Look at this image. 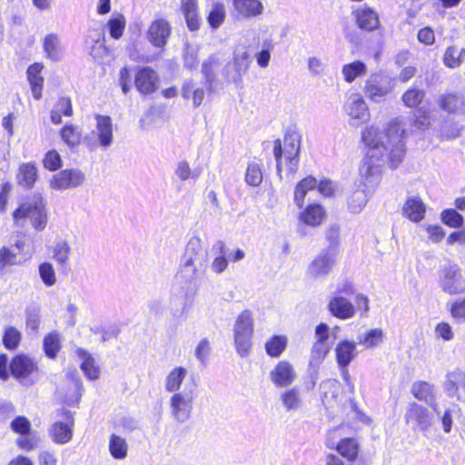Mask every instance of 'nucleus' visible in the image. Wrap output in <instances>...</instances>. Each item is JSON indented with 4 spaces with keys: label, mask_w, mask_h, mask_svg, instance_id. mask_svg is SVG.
Listing matches in <instances>:
<instances>
[{
    "label": "nucleus",
    "mask_w": 465,
    "mask_h": 465,
    "mask_svg": "<svg viewBox=\"0 0 465 465\" xmlns=\"http://www.w3.org/2000/svg\"><path fill=\"white\" fill-rule=\"evenodd\" d=\"M406 136L403 124L399 118L391 120L384 132H381L375 124L367 125L361 131V141L368 148L361 168L366 187L372 188L379 183L383 163H388L391 168H396L402 162L406 153Z\"/></svg>",
    "instance_id": "f257e3e1"
},
{
    "label": "nucleus",
    "mask_w": 465,
    "mask_h": 465,
    "mask_svg": "<svg viewBox=\"0 0 465 465\" xmlns=\"http://www.w3.org/2000/svg\"><path fill=\"white\" fill-rule=\"evenodd\" d=\"M208 265V249L203 240L193 236L187 242L181 256L176 278L189 285H195Z\"/></svg>",
    "instance_id": "f03ea898"
},
{
    "label": "nucleus",
    "mask_w": 465,
    "mask_h": 465,
    "mask_svg": "<svg viewBox=\"0 0 465 465\" xmlns=\"http://www.w3.org/2000/svg\"><path fill=\"white\" fill-rule=\"evenodd\" d=\"M14 224L25 227L30 222L36 231H43L47 224L45 203L40 193L25 199L13 213Z\"/></svg>",
    "instance_id": "7ed1b4c3"
},
{
    "label": "nucleus",
    "mask_w": 465,
    "mask_h": 465,
    "mask_svg": "<svg viewBox=\"0 0 465 465\" xmlns=\"http://www.w3.org/2000/svg\"><path fill=\"white\" fill-rule=\"evenodd\" d=\"M301 139L297 134H286L283 141L276 140L274 143L273 154L277 161V173L282 178V173H296L299 167V153Z\"/></svg>",
    "instance_id": "20e7f679"
},
{
    "label": "nucleus",
    "mask_w": 465,
    "mask_h": 465,
    "mask_svg": "<svg viewBox=\"0 0 465 465\" xmlns=\"http://www.w3.org/2000/svg\"><path fill=\"white\" fill-rule=\"evenodd\" d=\"M253 333V320L249 311L239 314L234 323V344L237 353L241 357L249 355L252 350V336Z\"/></svg>",
    "instance_id": "39448f33"
},
{
    "label": "nucleus",
    "mask_w": 465,
    "mask_h": 465,
    "mask_svg": "<svg viewBox=\"0 0 465 465\" xmlns=\"http://www.w3.org/2000/svg\"><path fill=\"white\" fill-rule=\"evenodd\" d=\"M394 89L392 78L381 74H371L364 82L363 94L371 102L379 104Z\"/></svg>",
    "instance_id": "423d86ee"
},
{
    "label": "nucleus",
    "mask_w": 465,
    "mask_h": 465,
    "mask_svg": "<svg viewBox=\"0 0 465 465\" xmlns=\"http://www.w3.org/2000/svg\"><path fill=\"white\" fill-rule=\"evenodd\" d=\"M439 285L450 295L465 293V276L456 264L443 267L439 272Z\"/></svg>",
    "instance_id": "0eeeda50"
},
{
    "label": "nucleus",
    "mask_w": 465,
    "mask_h": 465,
    "mask_svg": "<svg viewBox=\"0 0 465 465\" xmlns=\"http://www.w3.org/2000/svg\"><path fill=\"white\" fill-rule=\"evenodd\" d=\"M343 111L352 125L366 124L371 119L369 106L360 93L350 94L343 104Z\"/></svg>",
    "instance_id": "6e6552de"
},
{
    "label": "nucleus",
    "mask_w": 465,
    "mask_h": 465,
    "mask_svg": "<svg viewBox=\"0 0 465 465\" xmlns=\"http://www.w3.org/2000/svg\"><path fill=\"white\" fill-rule=\"evenodd\" d=\"M194 401L193 390H184L173 393L170 400V410L172 417L177 422H184L189 420Z\"/></svg>",
    "instance_id": "1a4fd4ad"
},
{
    "label": "nucleus",
    "mask_w": 465,
    "mask_h": 465,
    "mask_svg": "<svg viewBox=\"0 0 465 465\" xmlns=\"http://www.w3.org/2000/svg\"><path fill=\"white\" fill-rule=\"evenodd\" d=\"M91 147H108L114 140L113 124L109 116L96 115L95 128L84 138Z\"/></svg>",
    "instance_id": "9d476101"
},
{
    "label": "nucleus",
    "mask_w": 465,
    "mask_h": 465,
    "mask_svg": "<svg viewBox=\"0 0 465 465\" xmlns=\"http://www.w3.org/2000/svg\"><path fill=\"white\" fill-rule=\"evenodd\" d=\"M64 420H56L48 429V435L55 444H66L71 441L74 434V420L70 411L63 410L58 413Z\"/></svg>",
    "instance_id": "9b49d317"
},
{
    "label": "nucleus",
    "mask_w": 465,
    "mask_h": 465,
    "mask_svg": "<svg viewBox=\"0 0 465 465\" xmlns=\"http://www.w3.org/2000/svg\"><path fill=\"white\" fill-rule=\"evenodd\" d=\"M85 181L84 173L78 169H66L54 174L51 181L52 189L64 191L82 185Z\"/></svg>",
    "instance_id": "f8f14e48"
},
{
    "label": "nucleus",
    "mask_w": 465,
    "mask_h": 465,
    "mask_svg": "<svg viewBox=\"0 0 465 465\" xmlns=\"http://www.w3.org/2000/svg\"><path fill=\"white\" fill-rule=\"evenodd\" d=\"M134 86L142 94L154 93L159 87V75L152 67H139L134 74Z\"/></svg>",
    "instance_id": "ddd939ff"
},
{
    "label": "nucleus",
    "mask_w": 465,
    "mask_h": 465,
    "mask_svg": "<svg viewBox=\"0 0 465 465\" xmlns=\"http://www.w3.org/2000/svg\"><path fill=\"white\" fill-rule=\"evenodd\" d=\"M171 32L172 27L166 19L156 18L148 26L147 39L154 47L163 49L167 44Z\"/></svg>",
    "instance_id": "4468645a"
},
{
    "label": "nucleus",
    "mask_w": 465,
    "mask_h": 465,
    "mask_svg": "<svg viewBox=\"0 0 465 465\" xmlns=\"http://www.w3.org/2000/svg\"><path fill=\"white\" fill-rule=\"evenodd\" d=\"M12 375L24 384H31L29 377L37 371L35 362L26 355H16L10 363Z\"/></svg>",
    "instance_id": "2eb2a0df"
},
{
    "label": "nucleus",
    "mask_w": 465,
    "mask_h": 465,
    "mask_svg": "<svg viewBox=\"0 0 465 465\" xmlns=\"http://www.w3.org/2000/svg\"><path fill=\"white\" fill-rule=\"evenodd\" d=\"M405 420L412 425L414 430L426 431L431 426L432 419L430 411L425 407L415 402L411 403L406 413Z\"/></svg>",
    "instance_id": "dca6fc26"
},
{
    "label": "nucleus",
    "mask_w": 465,
    "mask_h": 465,
    "mask_svg": "<svg viewBox=\"0 0 465 465\" xmlns=\"http://www.w3.org/2000/svg\"><path fill=\"white\" fill-rule=\"evenodd\" d=\"M250 64V55L246 49L241 48L234 51L233 63L228 64L226 68V77L232 81L237 82L244 74Z\"/></svg>",
    "instance_id": "f3484780"
},
{
    "label": "nucleus",
    "mask_w": 465,
    "mask_h": 465,
    "mask_svg": "<svg viewBox=\"0 0 465 465\" xmlns=\"http://www.w3.org/2000/svg\"><path fill=\"white\" fill-rule=\"evenodd\" d=\"M270 378L275 386L287 387L296 379V372L289 361H281L271 371Z\"/></svg>",
    "instance_id": "a211bd4d"
},
{
    "label": "nucleus",
    "mask_w": 465,
    "mask_h": 465,
    "mask_svg": "<svg viewBox=\"0 0 465 465\" xmlns=\"http://www.w3.org/2000/svg\"><path fill=\"white\" fill-rule=\"evenodd\" d=\"M335 263V259L331 252H322L317 255L307 268V274L312 278L326 276Z\"/></svg>",
    "instance_id": "6ab92c4d"
},
{
    "label": "nucleus",
    "mask_w": 465,
    "mask_h": 465,
    "mask_svg": "<svg viewBox=\"0 0 465 465\" xmlns=\"http://www.w3.org/2000/svg\"><path fill=\"white\" fill-rule=\"evenodd\" d=\"M353 15L359 28L365 31H373L380 27L378 13L370 6L362 5L353 11Z\"/></svg>",
    "instance_id": "aec40b11"
},
{
    "label": "nucleus",
    "mask_w": 465,
    "mask_h": 465,
    "mask_svg": "<svg viewBox=\"0 0 465 465\" xmlns=\"http://www.w3.org/2000/svg\"><path fill=\"white\" fill-rule=\"evenodd\" d=\"M328 309L333 316L341 320L350 319L355 313V308L352 303L339 295H333L330 299Z\"/></svg>",
    "instance_id": "412c9836"
},
{
    "label": "nucleus",
    "mask_w": 465,
    "mask_h": 465,
    "mask_svg": "<svg viewBox=\"0 0 465 465\" xmlns=\"http://www.w3.org/2000/svg\"><path fill=\"white\" fill-rule=\"evenodd\" d=\"M89 46V54L94 59H102L108 54V48L105 45V37L104 33L97 30L89 32L86 39Z\"/></svg>",
    "instance_id": "4be33fe9"
},
{
    "label": "nucleus",
    "mask_w": 465,
    "mask_h": 465,
    "mask_svg": "<svg viewBox=\"0 0 465 465\" xmlns=\"http://www.w3.org/2000/svg\"><path fill=\"white\" fill-rule=\"evenodd\" d=\"M425 213L426 205L417 196L408 198L402 207V215L413 223L420 222L424 218Z\"/></svg>",
    "instance_id": "5701e85b"
},
{
    "label": "nucleus",
    "mask_w": 465,
    "mask_h": 465,
    "mask_svg": "<svg viewBox=\"0 0 465 465\" xmlns=\"http://www.w3.org/2000/svg\"><path fill=\"white\" fill-rule=\"evenodd\" d=\"M335 355L338 366L347 367L357 355L356 342L341 341L335 347Z\"/></svg>",
    "instance_id": "b1692460"
},
{
    "label": "nucleus",
    "mask_w": 465,
    "mask_h": 465,
    "mask_svg": "<svg viewBox=\"0 0 465 465\" xmlns=\"http://www.w3.org/2000/svg\"><path fill=\"white\" fill-rule=\"evenodd\" d=\"M75 353L81 361L80 368L86 378L89 380H97L100 375V369L94 357L82 348H77Z\"/></svg>",
    "instance_id": "393cba45"
},
{
    "label": "nucleus",
    "mask_w": 465,
    "mask_h": 465,
    "mask_svg": "<svg viewBox=\"0 0 465 465\" xmlns=\"http://www.w3.org/2000/svg\"><path fill=\"white\" fill-rule=\"evenodd\" d=\"M233 6L243 18L254 17L263 12V5L260 0H233Z\"/></svg>",
    "instance_id": "a878e982"
},
{
    "label": "nucleus",
    "mask_w": 465,
    "mask_h": 465,
    "mask_svg": "<svg viewBox=\"0 0 465 465\" xmlns=\"http://www.w3.org/2000/svg\"><path fill=\"white\" fill-rule=\"evenodd\" d=\"M326 217L324 208L319 203L309 204L301 213L300 220L310 225L318 226Z\"/></svg>",
    "instance_id": "bb28decb"
},
{
    "label": "nucleus",
    "mask_w": 465,
    "mask_h": 465,
    "mask_svg": "<svg viewBox=\"0 0 465 465\" xmlns=\"http://www.w3.org/2000/svg\"><path fill=\"white\" fill-rule=\"evenodd\" d=\"M45 56L51 61H59L63 55V46L60 37L56 34H48L43 40Z\"/></svg>",
    "instance_id": "cd10ccee"
},
{
    "label": "nucleus",
    "mask_w": 465,
    "mask_h": 465,
    "mask_svg": "<svg viewBox=\"0 0 465 465\" xmlns=\"http://www.w3.org/2000/svg\"><path fill=\"white\" fill-rule=\"evenodd\" d=\"M188 371L186 368L182 366L174 367L164 379V389L168 392H179L181 391V386L185 377L187 376Z\"/></svg>",
    "instance_id": "c85d7f7f"
},
{
    "label": "nucleus",
    "mask_w": 465,
    "mask_h": 465,
    "mask_svg": "<svg viewBox=\"0 0 465 465\" xmlns=\"http://www.w3.org/2000/svg\"><path fill=\"white\" fill-rule=\"evenodd\" d=\"M43 65L40 64H34L27 69V78L31 85L33 96L35 100H39L42 97V88L44 84V78L41 76Z\"/></svg>",
    "instance_id": "c756f323"
},
{
    "label": "nucleus",
    "mask_w": 465,
    "mask_h": 465,
    "mask_svg": "<svg viewBox=\"0 0 465 465\" xmlns=\"http://www.w3.org/2000/svg\"><path fill=\"white\" fill-rule=\"evenodd\" d=\"M173 173L181 182H186L188 180L196 181L201 176L203 168L200 166L192 168L188 161L180 160L176 163Z\"/></svg>",
    "instance_id": "7c9ffc66"
},
{
    "label": "nucleus",
    "mask_w": 465,
    "mask_h": 465,
    "mask_svg": "<svg viewBox=\"0 0 465 465\" xmlns=\"http://www.w3.org/2000/svg\"><path fill=\"white\" fill-rule=\"evenodd\" d=\"M411 392L417 400L425 401L426 403L430 404L431 406L432 410L437 414H440L436 405H432V401H433V387H432V385H430V383H428L426 381L414 382L411 387Z\"/></svg>",
    "instance_id": "2f4dec72"
},
{
    "label": "nucleus",
    "mask_w": 465,
    "mask_h": 465,
    "mask_svg": "<svg viewBox=\"0 0 465 465\" xmlns=\"http://www.w3.org/2000/svg\"><path fill=\"white\" fill-rule=\"evenodd\" d=\"M440 107L448 113H463L465 112V102L463 98L458 94H442L439 99Z\"/></svg>",
    "instance_id": "473e14b6"
},
{
    "label": "nucleus",
    "mask_w": 465,
    "mask_h": 465,
    "mask_svg": "<svg viewBox=\"0 0 465 465\" xmlns=\"http://www.w3.org/2000/svg\"><path fill=\"white\" fill-rule=\"evenodd\" d=\"M280 400L287 412L297 411L302 404L300 390L296 387L283 391Z\"/></svg>",
    "instance_id": "72a5a7b5"
},
{
    "label": "nucleus",
    "mask_w": 465,
    "mask_h": 465,
    "mask_svg": "<svg viewBox=\"0 0 465 465\" xmlns=\"http://www.w3.org/2000/svg\"><path fill=\"white\" fill-rule=\"evenodd\" d=\"M181 9L189 29L197 30L199 28L197 0H182Z\"/></svg>",
    "instance_id": "f704fd0d"
},
{
    "label": "nucleus",
    "mask_w": 465,
    "mask_h": 465,
    "mask_svg": "<svg viewBox=\"0 0 465 465\" xmlns=\"http://www.w3.org/2000/svg\"><path fill=\"white\" fill-rule=\"evenodd\" d=\"M367 73L366 64L360 61L356 60L351 63L346 64L341 68V74L346 83H352L358 77L364 75Z\"/></svg>",
    "instance_id": "c9c22d12"
},
{
    "label": "nucleus",
    "mask_w": 465,
    "mask_h": 465,
    "mask_svg": "<svg viewBox=\"0 0 465 465\" xmlns=\"http://www.w3.org/2000/svg\"><path fill=\"white\" fill-rule=\"evenodd\" d=\"M465 58V48H459L456 45L447 47L443 54L445 66L454 69L461 65Z\"/></svg>",
    "instance_id": "e433bc0d"
},
{
    "label": "nucleus",
    "mask_w": 465,
    "mask_h": 465,
    "mask_svg": "<svg viewBox=\"0 0 465 465\" xmlns=\"http://www.w3.org/2000/svg\"><path fill=\"white\" fill-rule=\"evenodd\" d=\"M37 179V169L32 163H23L19 167L17 174L18 183L22 186L31 188Z\"/></svg>",
    "instance_id": "4c0bfd02"
},
{
    "label": "nucleus",
    "mask_w": 465,
    "mask_h": 465,
    "mask_svg": "<svg viewBox=\"0 0 465 465\" xmlns=\"http://www.w3.org/2000/svg\"><path fill=\"white\" fill-rule=\"evenodd\" d=\"M126 20L122 14H114L105 24V28L108 30L110 36L115 40H119L124 32Z\"/></svg>",
    "instance_id": "58836bf2"
},
{
    "label": "nucleus",
    "mask_w": 465,
    "mask_h": 465,
    "mask_svg": "<svg viewBox=\"0 0 465 465\" xmlns=\"http://www.w3.org/2000/svg\"><path fill=\"white\" fill-rule=\"evenodd\" d=\"M109 452L117 460H124L127 457L128 444L124 438L112 434L109 439Z\"/></svg>",
    "instance_id": "ea45409f"
},
{
    "label": "nucleus",
    "mask_w": 465,
    "mask_h": 465,
    "mask_svg": "<svg viewBox=\"0 0 465 465\" xmlns=\"http://www.w3.org/2000/svg\"><path fill=\"white\" fill-rule=\"evenodd\" d=\"M204 95L203 88L197 87L193 81H187L183 84L182 96L184 99L192 97L194 107H198L202 104Z\"/></svg>",
    "instance_id": "a19ab883"
},
{
    "label": "nucleus",
    "mask_w": 465,
    "mask_h": 465,
    "mask_svg": "<svg viewBox=\"0 0 465 465\" xmlns=\"http://www.w3.org/2000/svg\"><path fill=\"white\" fill-rule=\"evenodd\" d=\"M73 114L72 104L69 98H60L51 112V121L54 124L62 122V115L71 116Z\"/></svg>",
    "instance_id": "79ce46f5"
},
{
    "label": "nucleus",
    "mask_w": 465,
    "mask_h": 465,
    "mask_svg": "<svg viewBox=\"0 0 465 465\" xmlns=\"http://www.w3.org/2000/svg\"><path fill=\"white\" fill-rule=\"evenodd\" d=\"M44 351L45 355L50 359H54L61 349V339L58 331L48 333L44 338Z\"/></svg>",
    "instance_id": "37998d69"
},
{
    "label": "nucleus",
    "mask_w": 465,
    "mask_h": 465,
    "mask_svg": "<svg viewBox=\"0 0 465 465\" xmlns=\"http://www.w3.org/2000/svg\"><path fill=\"white\" fill-rule=\"evenodd\" d=\"M368 202V192L365 188L355 190L349 198L348 206L352 213L362 211Z\"/></svg>",
    "instance_id": "c03bdc74"
},
{
    "label": "nucleus",
    "mask_w": 465,
    "mask_h": 465,
    "mask_svg": "<svg viewBox=\"0 0 465 465\" xmlns=\"http://www.w3.org/2000/svg\"><path fill=\"white\" fill-rule=\"evenodd\" d=\"M226 12L223 3H213L211 6L207 21L213 29L219 28L225 20Z\"/></svg>",
    "instance_id": "a18cd8bd"
},
{
    "label": "nucleus",
    "mask_w": 465,
    "mask_h": 465,
    "mask_svg": "<svg viewBox=\"0 0 465 465\" xmlns=\"http://www.w3.org/2000/svg\"><path fill=\"white\" fill-rule=\"evenodd\" d=\"M213 248L218 250L219 255H217L211 263V269L213 272L220 274L225 271L228 266V261L225 257L226 245L223 241H217L213 245Z\"/></svg>",
    "instance_id": "49530a36"
},
{
    "label": "nucleus",
    "mask_w": 465,
    "mask_h": 465,
    "mask_svg": "<svg viewBox=\"0 0 465 465\" xmlns=\"http://www.w3.org/2000/svg\"><path fill=\"white\" fill-rule=\"evenodd\" d=\"M263 179L262 164L258 162H251L248 163L245 172V182L248 185L257 187Z\"/></svg>",
    "instance_id": "de8ad7c7"
},
{
    "label": "nucleus",
    "mask_w": 465,
    "mask_h": 465,
    "mask_svg": "<svg viewBox=\"0 0 465 465\" xmlns=\"http://www.w3.org/2000/svg\"><path fill=\"white\" fill-rule=\"evenodd\" d=\"M383 331L380 328H375L359 336L358 342L365 346V348L371 349L380 345L383 340Z\"/></svg>",
    "instance_id": "09e8293b"
},
{
    "label": "nucleus",
    "mask_w": 465,
    "mask_h": 465,
    "mask_svg": "<svg viewBox=\"0 0 465 465\" xmlns=\"http://www.w3.org/2000/svg\"><path fill=\"white\" fill-rule=\"evenodd\" d=\"M317 180L312 176H308L302 179L298 183L294 190V203L299 207L302 208L303 205V202L306 196V193H304L303 188H316Z\"/></svg>",
    "instance_id": "8fccbe9b"
},
{
    "label": "nucleus",
    "mask_w": 465,
    "mask_h": 465,
    "mask_svg": "<svg viewBox=\"0 0 465 465\" xmlns=\"http://www.w3.org/2000/svg\"><path fill=\"white\" fill-rule=\"evenodd\" d=\"M287 346V338L274 335L265 343V351L271 357H279Z\"/></svg>",
    "instance_id": "3c124183"
},
{
    "label": "nucleus",
    "mask_w": 465,
    "mask_h": 465,
    "mask_svg": "<svg viewBox=\"0 0 465 465\" xmlns=\"http://www.w3.org/2000/svg\"><path fill=\"white\" fill-rule=\"evenodd\" d=\"M336 450L344 458L353 460L358 455L359 446L355 440L346 438L339 442Z\"/></svg>",
    "instance_id": "603ef678"
},
{
    "label": "nucleus",
    "mask_w": 465,
    "mask_h": 465,
    "mask_svg": "<svg viewBox=\"0 0 465 465\" xmlns=\"http://www.w3.org/2000/svg\"><path fill=\"white\" fill-rule=\"evenodd\" d=\"M323 403L331 404L338 397L339 381L334 379L324 381L321 384Z\"/></svg>",
    "instance_id": "864d4df0"
},
{
    "label": "nucleus",
    "mask_w": 465,
    "mask_h": 465,
    "mask_svg": "<svg viewBox=\"0 0 465 465\" xmlns=\"http://www.w3.org/2000/svg\"><path fill=\"white\" fill-rule=\"evenodd\" d=\"M61 138L70 148L80 143L81 134L73 124H67L61 130Z\"/></svg>",
    "instance_id": "5fc2aeb1"
},
{
    "label": "nucleus",
    "mask_w": 465,
    "mask_h": 465,
    "mask_svg": "<svg viewBox=\"0 0 465 465\" xmlns=\"http://www.w3.org/2000/svg\"><path fill=\"white\" fill-rule=\"evenodd\" d=\"M425 92L418 88H410L402 95L401 100L405 106L413 108L418 106L424 99Z\"/></svg>",
    "instance_id": "6e6d98bb"
},
{
    "label": "nucleus",
    "mask_w": 465,
    "mask_h": 465,
    "mask_svg": "<svg viewBox=\"0 0 465 465\" xmlns=\"http://www.w3.org/2000/svg\"><path fill=\"white\" fill-rule=\"evenodd\" d=\"M331 348V345L315 341L312 348L310 364L319 366L329 353Z\"/></svg>",
    "instance_id": "4d7b16f0"
},
{
    "label": "nucleus",
    "mask_w": 465,
    "mask_h": 465,
    "mask_svg": "<svg viewBox=\"0 0 465 465\" xmlns=\"http://www.w3.org/2000/svg\"><path fill=\"white\" fill-rule=\"evenodd\" d=\"M39 276L47 287H51L56 282V274L54 266L50 262H42L38 267Z\"/></svg>",
    "instance_id": "13d9d810"
},
{
    "label": "nucleus",
    "mask_w": 465,
    "mask_h": 465,
    "mask_svg": "<svg viewBox=\"0 0 465 465\" xmlns=\"http://www.w3.org/2000/svg\"><path fill=\"white\" fill-rule=\"evenodd\" d=\"M70 251L71 248L67 242H58L53 248V257L57 263L64 264L69 259Z\"/></svg>",
    "instance_id": "bf43d9fd"
},
{
    "label": "nucleus",
    "mask_w": 465,
    "mask_h": 465,
    "mask_svg": "<svg viewBox=\"0 0 465 465\" xmlns=\"http://www.w3.org/2000/svg\"><path fill=\"white\" fill-rule=\"evenodd\" d=\"M441 221L452 228H460L463 223V217L454 209H447L441 213Z\"/></svg>",
    "instance_id": "052dcab7"
},
{
    "label": "nucleus",
    "mask_w": 465,
    "mask_h": 465,
    "mask_svg": "<svg viewBox=\"0 0 465 465\" xmlns=\"http://www.w3.org/2000/svg\"><path fill=\"white\" fill-rule=\"evenodd\" d=\"M21 340V332L15 327H8L5 331L3 342L5 348L9 350L15 349Z\"/></svg>",
    "instance_id": "680f3d73"
},
{
    "label": "nucleus",
    "mask_w": 465,
    "mask_h": 465,
    "mask_svg": "<svg viewBox=\"0 0 465 465\" xmlns=\"http://www.w3.org/2000/svg\"><path fill=\"white\" fill-rule=\"evenodd\" d=\"M22 262L19 261L17 253L13 252L8 247H2L0 249V269L10 265H19Z\"/></svg>",
    "instance_id": "e2e57ef3"
},
{
    "label": "nucleus",
    "mask_w": 465,
    "mask_h": 465,
    "mask_svg": "<svg viewBox=\"0 0 465 465\" xmlns=\"http://www.w3.org/2000/svg\"><path fill=\"white\" fill-rule=\"evenodd\" d=\"M11 428L16 433L26 435L30 431L31 423L27 418L18 416L11 422Z\"/></svg>",
    "instance_id": "0e129e2a"
},
{
    "label": "nucleus",
    "mask_w": 465,
    "mask_h": 465,
    "mask_svg": "<svg viewBox=\"0 0 465 465\" xmlns=\"http://www.w3.org/2000/svg\"><path fill=\"white\" fill-rule=\"evenodd\" d=\"M61 162L60 154L56 151H49L45 156L44 166L50 171H55L60 168Z\"/></svg>",
    "instance_id": "69168bd1"
},
{
    "label": "nucleus",
    "mask_w": 465,
    "mask_h": 465,
    "mask_svg": "<svg viewBox=\"0 0 465 465\" xmlns=\"http://www.w3.org/2000/svg\"><path fill=\"white\" fill-rule=\"evenodd\" d=\"M435 335L445 341H450L454 338V331L448 322H440L435 327Z\"/></svg>",
    "instance_id": "338daca9"
},
{
    "label": "nucleus",
    "mask_w": 465,
    "mask_h": 465,
    "mask_svg": "<svg viewBox=\"0 0 465 465\" xmlns=\"http://www.w3.org/2000/svg\"><path fill=\"white\" fill-rule=\"evenodd\" d=\"M450 312L454 319L465 322V298L452 302Z\"/></svg>",
    "instance_id": "774afa93"
}]
</instances>
